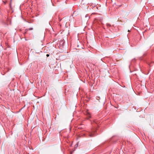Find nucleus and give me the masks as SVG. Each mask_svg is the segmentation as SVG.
Segmentation results:
<instances>
[{
  "label": "nucleus",
  "instance_id": "obj_1",
  "mask_svg": "<svg viewBox=\"0 0 154 154\" xmlns=\"http://www.w3.org/2000/svg\"><path fill=\"white\" fill-rule=\"evenodd\" d=\"M96 131H94L92 132H89L88 136L89 137H94L96 135L95 134Z\"/></svg>",
  "mask_w": 154,
  "mask_h": 154
},
{
  "label": "nucleus",
  "instance_id": "obj_2",
  "mask_svg": "<svg viewBox=\"0 0 154 154\" xmlns=\"http://www.w3.org/2000/svg\"><path fill=\"white\" fill-rule=\"evenodd\" d=\"M86 116L88 118V119L89 118H91V115L90 113L89 112H87L86 113Z\"/></svg>",
  "mask_w": 154,
  "mask_h": 154
},
{
  "label": "nucleus",
  "instance_id": "obj_3",
  "mask_svg": "<svg viewBox=\"0 0 154 154\" xmlns=\"http://www.w3.org/2000/svg\"><path fill=\"white\" fill-rule=\"evenodd\" d=\"M106 25L108 27H110L111 26V25L109 23H106Z\"/></svg>",
  "mask_w": 154,
  "mask_h": 154
},
{
  "label": "nucleus",
  "instance_id": "obj_4",
  "mask_svg": "<svg viewBox=\"0 0 154 154\" xmlns=\"http://www.w3.org/2000/svg\"><path fill=\"white\" fill-rule=\"evenodd\" d=\"M94 122H95L96 124H97V121H96L95 120H94Z\"/></svg>",
  "mask_w": 154,
  "mask_h": 154
},
{
  "label": "nucleus",
  "instance_id": "obj_5",
  "mask_svg": "<svg viewBox=\"0 0 154 154\" xmlns=\"http://www.w3.org/2000/svg\"><path fill=\"white\" fill-rule=\"evenodd\" d=\"M5 26H8V22L5 23Z\"/></svg>",
  "mask_w": 154,
  "mask_h": 154
},
{
  "label": "nucleus",
  "instance_id": "obj_6",
  "mask_svg": "<svg viewBox=\"0 0 154 154\" xmlns=\"http://www.w3.org/2000/svg\"><path fill=\"white\" fill-rule=\"evenodd\" d=\"M12 0H11V1H10V7H11V4Z\"/></svg>",
  "mask_w": 154,
  "mask_h": 154
},
{
  "label": "nucleus",
  "instance_id": "obj_7",
  "mask_svg": "<svg viewBox=\"0 0 154 154\" xmlns=\"http://www.w3.org/2000/svg\"><path fill=\"white\" fill-rule=\"evenodd\" d=\"M32 28H30L29 29V30H32Z\"/></svg>",
  "mask_w": 154,
  "mask_h": 154
},
{
  "label": "nucleus",
  "instance_id": "obj_8",
  "mask_svg": "<svg viewBox=\"0 0 154 154\" xmlns=\"http://www.w3.org/2000/svg\"><path fill=\"white\" fill-rule=\"evenodd\" d=\"M7 21L8 22V21H10V20L9 19H8V18H7Z\"/></svg>",
  "mask_w": 154,
  "mask_h": 154
},
{
  "label": "nucleus",
  "instance_id": "obj_9",
  "mask_svg": "<svg viewBox=\"0 0 154 154\" xmlns=\"http://www.w3.org/2000/svg\"><path fill=\"white\" fill-rule=\"evenodd\" d=\"M46 56H47V57H49V54H47L46 55Z\"/></svg>",
  "mask_w": 154,
  "mask_h": 154
}]
</instances>
